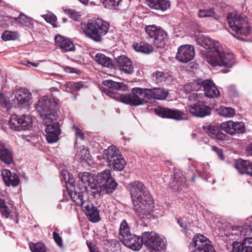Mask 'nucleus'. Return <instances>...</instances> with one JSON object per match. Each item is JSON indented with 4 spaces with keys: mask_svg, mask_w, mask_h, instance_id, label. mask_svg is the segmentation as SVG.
<instances>
[{
    "mask_svg": "<svg viewBox=\"0 0 252 252\" xmlns=\"http://www.w3.org/2000/svg\"><path fill=\"white\" fill-rule=\"evenodd\" d=\"M156 114L162 117L176 120H182L186 119L185 115L179 110L171 109L167 107H158L155 110Z\"/></svg>",
    "mask_w": 252,
    "mask_h": 252,
    "instance_id": "obj_14",
    "label": "nucleus"
},
{
    "mask_svg": "<svg viewBox=\"0 0 252 252\" xmlns=\"http://www.w3.org/2000/svg\"><path fill=\"white\" fill-rule=\"evenodd\" d=\"M122 0H104L103 5L107 8H115L121 4Z\"/></svg>",
    "mask_w": 252,
    "mask_h": 252,
    "instance_id": "obj_48",
    "label": "nucleus"
},
{
    "mask_svg": "<svg viewBox=\"0 0 252 252\" xmlns=\"http://www.w3.org/2000/svg\"><path fill=\"white\" fill-rule=\"evenodd\" d=\"M224 236H247L250 235L252 232V225L245 224L243 226H230L225 225L223 227Z\"/></svg>",
    "mask_w": 252,
    "mask_h": 252,
    "instance_id": "obj_9",
    "label": "nucleus"
},
{
    "mask_svg": "<svg viewBox=\"0 0 252 252\" xmlns=\"http://www.w3.org/2000/svg\"><path fill=\"white\" fill-rule=\"evenodd\" d=\"M15 20L23 26L28 27H32L33 26L32 19L22 13H21L18 17L15 18Z\"/></svg>",
    "mask_w": 252,
    "mask_h": 252,
    "instance_id": "obj_38",
    "label": "nucleus"
},
{
    "mask_svg": "<svg viewBox=\"0 0 252 252\" xmlns=\"http://www.w3.org/2000/svg\"><path fill=\"white\" fill-rule=\"evenodd\" d=\"M144 238V245L150 252H161L165 249V243L161 237Z\"/></svg>",
    "mask_w": 252,
    "mask_h": 252,
    "instance_id": "obj_16",
    "label": "nucleus"
},
{
    "mask_svg": "<svg viewBox=\"0 0 252 252\" xmlns=\"http://www.w3.org/2000/svg\"><path fill=\"white\" fill-rule=\"evenodd\" d=\"M133 49L137 52L149 54L153 51V47L149 44L144 42L135 43L133 44Z\"/></svg>",
    "mask_w": 252,
    "mask_h": 252,
    "instance_id": "obj_37",
    "label": "nucleus"
},
{
    "mask_svg": "<svg viewBox=\"0 0 252 252\" xmlns=\"http://www.w3.org/2000/svg\"><path fill=\"white\" fill-rule=\"evenodd\" d=\"M0 105L8 110L10 108V104L8 97L3 94H0Z\"/></svg>",
    "mask_w": 252,
    "mask_h": 252,
    "instance_id": "obj_50",
    "label": "nucleus"
},
{
    "mask_svg": "<svg viewBox=\"0 0 252 252\" xmlns=\"http://www.w3.org/2000/svg\"><path fill=\"white\" fill-rule=\"evenodd\" d=\"M201 88L200 82H193L184 86L183 90L186 94H189L193 91H198Z\"/></svg>",
    "mask_w": 252,
    "mask_h": 252,
    "instance_id": "obj_40",
    "label": "nucleus"
},
{
    "mask_svg": "<svg viewBox=\"0 0 252 252\" xmlns=\"http://www.w3.org/2000/svg\"><path fill=\"white\" fill-rule=\"evenodd\" d=\"M52 112L49 113L48 114L47 113H46L45 118L44 119L45 123L46 125H47V124H53V123H55L54 121H56L57 120V113L54 112V111H52Z\"/></svg>",
    "mask_w": 252,
    "mask_h": 252,
    "instance_id": "obj_49",
    "label": "nucleus"
},
{
    "mask_svg": "<svg viewBox=\"0 0 252 252\" xmlns=\"http://www.w3.org/2000/svg\"><path fill=\"white\" fill-rule=\"evenodd\" d=\"M235 167L241 173L252 175V163L249 161L239 160L236 163Z\"/></svg>",
    "mask_w": 252,
    "mask_h": 252,
    "instance_id": "obj_34",
    "label": "nucleus"
},
{
    "mask_svg": "<svg viewBox=\"0 0 252 252\" xmlns=\"http://www.w3.org/2000/svg\"><path fill=\"white\" fill-rule=\"evenodd\" d=\"M232 252H252V237H245L242 243L234 242Z\"/></svg>",
    "mask_w": 252,
    "mask_h": 252,
    "instance_id": "obj_25",
    "label": "nucleus"
},
{
    "mask_svg": "<svg viewBox=\"0 0 252 252\" xmlns=\"http://www.w3.org/2000/svg\"><path fill=\"white\" fill-rule=\"evenodd\" d=\"M0 159L2 162L7 164H10L13 162L12 152L0 142Z\"/></svg>",
    "mask_w": 252,
    "mask_h": 252,
    "instance_id": "obj_33",
    "label": "nucleus"
},
{
    "mask_svg": "<svg viewBox=\"0 0 252 252\" xmlns=\"http://www.w3.org/2000/svg\"><path fill=\"white\" fill-rule=\"evenodd\" d=\"M126 165V161L121 155L119 157L115 159H113L112 161L108 164V166L111 168L115 170L121 171L122 170Z\"/></svg>",
    "mask_w": 252,
    "mask_h": 252,
    "instance_id": "obj_36",
    "label": "nucleus"
},
{
    "mask_svg": "<svg viewBox=\"0 0 252 252\" xmlns=\"http://www.w3.org/2000/svg\"><path fill=\"white\" fill-rule=\"evenodd\" d=\"M89 151L85 148L81 150L78 154V156H80V158L81 160H87L89 158Z\"/></svg>",
    "mask_w": 252,
    "mask_h": 252,
    "instance_id": "obj_57",
    "label": "nucleus"
},
{
    "mask_svg": "<svg viewBox=\"0 0 252 252\" xmlns=\"http://www.w3.org/2000/svg\"><path fill=\"white\" fill-rule=\"evenodd\" d=\"M96 178L99 181V185L101 184L107 193L113 192L118 186V183L115 181L111 175L109 169L104 170L97 174Z\"/></svg>",
    "mask_w": 252,
    "mask_h": 252,
    "instance_id": "obj_8",
    "label": "nucleus"
},
{
    "mask_svg": "<svg viewBox=\"0 0 252 252\" xmlns=\"http://www.w3.org/2000/svg\"><path fill=\"white\" fill-rule=\"evenodd\" d=\"M99 185V181L97 178L96 179L92 174L90 176L89 180H88V182L85 185V188L86 189L92 188L93 187H96V186Z\"/></svg>",
    "mask_w": 252,
    "mask_h": 252,
    "instance_id": "obj_51",
    "label": "nucleus"
},
{
    "mask_svg": "<svg viewBox=\"0 0 252 252\" xmlns=\"http://www.w3.org/2000/svg\"><path fill=\"white\" fill-rule=\"evenodd\" d=\"M29 247L32 252H46V248L43 243H29Z\"/></svg>",
    "mask_w": 252,
    "mask_h": 252,
    "instance_id": "obj_43",
    "label": "nucleus"
},
{
    "mask_svg": "<svg viewBox=\"0 0 252 252\" xmlns=\"http://www.w3.org/2000/svg\"><path fill=\"white\" fill-rule=\"evenodd\" d=\"M120 239L126 247L130 249L137 251H139L144 244V237H121Z\"/></svg>",
    "mask_w": 252,
    "mask_h": 252,
    "instance_id": "obj_24",
    "label": "nucleus"
},
{
    "mask_svg": "<svg viewBox=\"0 0 252 252\" xmlns=\"http://www.w3.org/2000/svg\"><path fill=\"white\" fill-rule=\"evenodd\" d=\"M188 110L193 116L197 117H204L211 114V108L206 105L194 104L188 106Z\"/></svg>",
    "mask_w": 252,
    "mask_h": 252,
    "instance_id": "obj_23",
    "label": "nucleus"
},
{
    "mask_svg": "<svg viewBox=\"0 0 252 252\" xmlns=\"http://www.w3.org/2000/svg\"><path fill=\"white\" fill-rule=\"evenodd\" d=\"M217 47L213 52L207 53V61L213 66H218L226 68L222 72L227 73L228 71V69L231 68L234 64L233 54L225 53L221 46Z\"/></svg>",
    "mask_w": 252,
    "mask_h": 252,
    "instance_id": "obj_3",
    "label": "nucleus"
},
{
    "mask_svg": "<svg viewBox=\"0 0 252 252\" xmlns=\"http://www.w3.org/2000/svg\"><path fill=\"white\" fill-rule=\"evenodd\" d=\"M167 75L164 72L157 70L153 73V79L157 83H160L165 81Z\"/></svg>",
    "mask_w": 252,
    "mask_h": 252,
    "instance_id": "obj_46",
    "label": "nucleus"
},
{
    "mask_svg": "<svg viewBox=\"0 0 252 252\" xmlns=\"http://www.w3.org/2000/svg\"><path fill=\"white\" fill-rule=\"evenodd\" d=\"M66 189L72 200L77 205L82 208L87 202L89 201L88 200H84L83 192L80 190L78 191L77 190L78 189V188H76L72 184V183L69 182L68 184H67Z\"/></svg>",
    "mask_w": 252,
    "mask_h": 252,
    "instance_id": "obj_17",
    "label": "nucleus"
},
{
    "mask_svg": "<svg viewBox=\"0 0 252 252\" xmlns=\"http://www.w3.org/2000/svg\"><path fill=\"white\" fill-rule=\"evenodd\" d=\"M58 105V100L52 97L42 96L36 104V109L42 115L49 111H55Z\"/></svg>",
    "mask_w": 252,
    "mask_h": 252,
    "instance_id": "obj_10",
    "label": "nucleus"
},
{
    "mask_svg": "<svg viewBox=\"0 0 252 252\" xmlns=\"http://www.w3.org/2000/svg\"><path fill=\"white\" fill-rule=\"evenodd\" d=\"M99 185V181L97 178L96 179L92 174L90 176L89 180H88V182L85 185V188L86 189L92 188L93 187H96V186Z\"/></svg>",
    "mask_w": 252,
    "mask_h": 252,
    "instance_id": "obj_52",
    "label": "nucleus"
},
{
    "mask_svg": "<svg viewBox=\"0 0 252 252\" xmlns=\"http://www.w3.org/2000/svg\"><path fill=\"white\" fill-rule=\"evenodd\" d=\"M234 133H243L245 129V125L242 122H234Z\"/></svg>",
    "mask_w": 252,
    "mask_h": 252,
    "instance_id": "obj_54",
    "label": "nucleus"
},
{
    "mask_svg": "<svg viewBox=\"0 0 252 252\" xmlns=\"http://www.w3.org/2000/svg\"><path fill=\"white\" fill-rule=\"evenodd\" d=\"M14 101L19 106H28L31 103L32 99V93L25 89L16 90L13 92Z\"/></svg>",
    "mask_w": 252,
    "mask_h": 252,
    "instance_id": "obj_13",
    "label": "nucleus"
},
{
    "mask_svg": "<svg viewBox=\"0 0 252 252\" xmlns=\"http://www.w3.org/2000/svg\"><path fill=\"white\" fill-rule=\"evenodd\" d=\"M103 84L106 87L102 89L103 93L124 103L135 106L146 104L150 100L147 88H133L131 94H120L117 91L124 90L123 83L108 80L104 81Z\"/></svg>",
    "mask_w": 252,
    "mask_h": 252,
    "instance_id": "obj_1",
    "label": "nucleus"
},
{
    "mask_svg": "<svg viewBox=\"0 0 252 252\" xmlns=\"http://www.w3.org/2000/svg\"><path fill=\"white\" fill-rule=\"evenodd\" d=\"M194 54V49L193 46L182 45L178 48L176 58L180 62L187 63L193 59Z\"/></svg>",
    "mask_w": 252,
    "mask_h": 252,
    "instance_id": "obj_15",
    "label": "nucleus"
},
{
    "mask_svg": "<svg viewBox=\"0 0 252 252\" xmlns=\"http://www.w3.org/2000/svg\"><path fill=\"white\" fill-rule=\"evenodd\" d=\"M109 27V23L101 19L89 20L84 25L83 32L88 38L95 42L100 43L107 33Z\"/></svg>",
    "mask_w": 252,
    "mask_h": 252,
    "instance_id": "obj_2",
    "label": "nucleus"
},
{
    "mask_svg": "<svg viewBox=\"0 0 252 252\" xmlns=\"http://www.w3.org/2000/svg\"><path fill=\"white\" fill-rule=\"evenodd\" d=\"M228 91L229 95L232 97H235L238 95V92L235 88L233 85H231L227 88Z\"/></svg>",
    "mask_w": 252,
    "mask_h": 252,
    "instance_id": "obj_59",
    "label": "nucleus"
},
{
    "mask_svg": "<svg viewBox=\"0 0 252 252\" xmlns=\"http://www.w3.org/2000/svg\"><path fill=\"white\" fill-rule=\"evenodd\" d=\"M87 244L90 252H98L96 246L92 242L87 241Z\"/></svg>",
    "mask_w": 252,
    "mask_h": 252,
    "instance_id": "obj_64",
    "label": "nucleus"
},
{
    "mask_svg": "<svg viewBox=\"0 0 252 252\" xmlns=\"http://www.w3.org/2000/svg\"><path fill=\"white\" fill-rule=\"evenodd\" d=\"M72 128L75 130L76 139L80 138L82 140L84 139V134L80 128L75 126H74Z\"/></svg>",
    "mask_w": 252,
    "mask_h": 252,
    "instance_id": "obj_60",
    "label": "nucleus"
},
{
    "mask_svg": "<svg viewBox=\"0 0 252 252\" xmlns=\"http://www.w3.org/2000/svg\"><path fill=\"white\" fill-rule=\"evenodd\" d=\"M132 200H135L143 197L147 198L151 196L145 186L140 181L131 183L128 186Z\"/></svg>",
    "mask_w": 252,
    "mask_h": 252,
    "instance_id": "obj_11",
    "label": "nucleus"
},
{
    "mask_svg": "<svg viewBox=\"0 0 252 252\" xmlns=\"http://www.w3.org/2000/svg\"><path fill=\"white\" fill-rule=\"evenodd\" d=\"M190 246L194 247L199 252H216L207 237H193Z\"/></svg>",
    "mask_w": 252,
    "mask_h": 252,
    "instance_id": "obj_12",
    "label": "nucleus"
},
{
    "mask_svg": "<svg viewBox=\"0 0 252 252\" xmlns=\"http://www.w3.org/2000/svg\"><path fill=\"white\" fill-rule=\"evenodd\" d=\"M197 42L208 51L207 53L213 52L218 48L217 46H221L218 41L214 40L210 37L205 35H201L198 37Z\"/></svg>",
    "mask_w": 252,
    "mask_h": 252,
    "instance_id": "obj_22",
    "label": "nucleus"
},
{
    "mask_svg": "<svg viewBox=\"0 0 252 252\" xmlns=\"http://www.w3.org/2000/svg\"><path fill=\"white\" fill-rule=\"evenodd\" d=\"M82 208L90 221L93 222H96L100 220L99 210L91 202H87Z\"/></svg>",
    "mask_w": 252,
    "mask_h": 252,
    "instance_id": "obj_21",
    "label": "nucleus"
},
{
    "mask_svg": "<svg viewBox=\"0 0 252 252\" xmlns=\"http://www.w3.org/2000/svg\"><path fill=\"white\" fill-rule=\"evenodd\" d=\"M234 122L228 121L221 123L220 125V128L226 133L232 135L234 134Z\"/></svg>",
    "mask_w": 252,
    "mask_h": 252,
    "instance_id": "obj_42",
    "label": "nucleus"
},
{
    "mask_svg": "<svg viewBox=\"0 0 252 252\" xmlns=\"http://www.w3.org/2000/svg\"><path fill=\"white\" fill-rule=\"evenodd\" d=\"M177 221L181 228H182L185 230L187 229V223L184 218L178 219Z\"/></svg>",
    "mask_w": 252,
    "mask_h": 252,
    "instance_id": "obj_63",
    "label": "nucleus"
},
{
    "mask_svg": "<svg viewBox=\"0 0 252 252\" xmlns=\"http://www.w3.org/2000/svg\"><path fill=\"white\" fill-rule=\"evenodd\" d=\"M0 213L3 217L7 219L10 215V212L8 207L6 206L0 210Z\"/></svg>",
    "mask_w": 252,
    "mask_h": 252,
    "instance_id": "obj_62",
    "label": "nucleus"
},
{
    "mask_svg": "<svg viewBox=\"0 0 252 252\" xmlns=\"http://www.w3.org/2000/svg\"><path fill=\"white\" fill-rule=\"evenodd\" d=\"M3 181L7 186H17L19 185L20 180L18 176L14 172H11L7 169L3 170L1 172Z\"/></svg>",
    "mask_w": 252,
    "mask_h": 252,
    "instance_id": "obj_29",
    "label": "nucleus"
},
{
    "mask_svg": "<svg viewBox=\"0 0 252 252\" xmlns=\"http://www.w3.org/2000/svg\"><path fill=\"white\" fill-rule=\"evenodd\" d=\"M56 45L59 47L63 52L74 51L75 46L73 42L67 39L60 35H57L55 37Z\"/></svg>",
    "mask_w": 252,
    "mask_h": 252,
    "instance_id": "obj_27",
    "label": "nucleus"
},
{
    "mask_svg": "<svg viewBox=\"0 0 252 252\" xmlns=\"http://www.w3.org/2000/svg\"><path fill=\"white\" fill-rule=\"evenodd\" d=\"M46 132V138L49 143L57 142L59 140L60 134V124L56 122L53 124H47L45 129Z\"/></svg>",
    "mask_w": 252,
    "mask_h": 252,
    "instance_id": "obj_18",
    "label": "nucleus"
},
{
    "mask_svg": "<svg viewBox=\"0 0 252 252\" xmlns=\"http://www.w3.org/2000/svg\"><path fill=\"white\" fill-rule=\"evenodd\" d=\"M145 3L150 8L165 11L170 7V1L169 0H145Z\"/></svg>",
    "mask_w": 252,
    "mask_h": 252,
    "instance_id": "obj_30",
    "label": "nucleus"
},
{
    "mask_svg": "<svg viewBox=\"0 0 252 252\" xmlns=\"http://www.w3.org/2000/svg\"><path fill=\"white\" fill-rule=\"evenodd\" d=\"M212 149L217 154L218 157L220 159L223 160L224 159V156L222 149H220L216 146H213Z\"/></svg>",
    "mask_w": 252,
    "mask_h": 252,
    "instance_id": "obj_61",
    "label": "nucleus"
},
{
    "mask_svg": "<svg viewBox=\"0 0 252 252\" xmlns=\"http://www.w3.org/2000/svg\"><path fill=\"white\" fill-rule=\"evenodd\" d=\"M121 155L119 150L114 145L109 146L103 151V158L108 164Z\"/></svg>",
    "mask_w": 252,
    "mask_h": 252,
    "instance_id": "obj_32",
    "label": "nucleus"
},
{
    "mask_svg": "<svg viewBox=\"0 0 252 252\" xmlns=\"http://www.w3.org/2000/svg\"><path fill=\"white\" fill-rule=\"evenodd\" d=\"M147 91L149 93L150 100L154 99L163 100L166 98L168 94V91L165 90L162 88L148 89Z\"/></svg>",
    "mask_w": 252,
    "mask_h": 252,
    "instance_id": "obj_31",
    "label": "nucleus"
},
{
    "mask_svg": "<svg viewBox=\"0 0 252 252\" xmlns=\"http://www.w3.org/2000/svg\"><path fill=\"white\" fill-rule=\"evenodd\" d=\"M200 84L206 96L214 98L219 95L220 92L212 81L206 80L200 82Z\"/></svg>",
    "mask_w": 252,
    "mask_h": 252,
    "instance_id": "obj_28",
    "label": "nucleus"
},
{
    "mask_svg": "<svg viewBox=\"0 0 252 252\" xmlns=\"http://www.w3.org/2000/svg\"><path fill=\"white\" fill-rule=\"evenodd\" d=\"M42 17L47 22L50 23L53 27H57L56 24L57 17L53 13H49L47 14L43 15Z\"/></svg>",
    "mask_w": 252,
    "mask_h": 252,
    "instance_id": "obj_47",
    "label": "nucleus"
},
{
    "mask_svg": "<svg viewBox=\"0 0 252 252\" xmlns=\"http://www.w3.org/2000/svg\"><path fill=\"white\" fill-rule=\"evenodd\" d=\"M202 128L212 138L219 140L226 139V135L221 131V129L218 126L211 125L203 126Z\"/></svg>",
    "mask_w": 252,
    "mask_h": 252,
    "instance_id": "obj_26",
    "label": "nucleus"
},
{
    "mask_svg": "<svg viewBox=\"0 0 252 252\" xmlns=\"http://www.w3.org/2000/svg\"><path fill=\"white\" fill-rule=\"evenodd\" d=\"M94 60L99 64L108 67L109 68H113L114 67V62L112 59L107 57L104 54L101 53L96 54Z\"/></svg>",
    "mask_w": 252,
    "mask_h": 252,
    "instance_id": "obj_35",
    "label": "nucleus"
},
{
    "mask_svg": "<svg viewBox=\"0 0 252 252\" xmlns=\"http://www.w3.org/2000/svg\"><path fill=\"white\" fill-rule=\"evenodd\" d=\"M65 12L70 16V18L76 21L78 20L79 18L80 15L75 10L71 9H66Z\"/></svg>",
    "mask_w": 252,
    "mask_h": 252,
    "instance_id": "obj_56",
    "label": "nucleus"
},
{
    "mask_svg": "<svg viewBox=\"0 0 252 252\" xmlns=\"http://www.w3.org/2000/svg\"><path fill=\"white\" fill-rule=\"evenodd\" d=\"M9 123L11 129L20 131L31 128L32 126V117L28 115L20 116L14 115L10 117Z\"/></svg>",
    "mask_w": 252,
    "mask_h": 252,
    "instance_id": "obj_7",
    "label": "nucleus"
},
{
    "mask_svg": "<svg viewBox=\"0 0 252 252\" xmlns=\"http://www.w3.org/2000/svg\"><path fill=\"white\" fill-rule=\"evenodd\" d=\"M230 28L237 33L247 36L250 33V26L244 16L237 13H229L227 17Z\"/></svg>",
    "mask_w": 252,
    "mask_h": 252,
    "instance_id": "obj_5",
    "label": "nucleus"
},
{
    "mask_svg": "<svg viewBox=\"0 0 252 252\" xmlns=\"http://www.w3.org/2000/svg\"><path fill=\"white\" fill-rule=\"evenodd\" d=\"M119 69L127 74H132L134 67L131 60L127 57L122 55L116 58Z\"/></svg>",
    "mask_w": 252,
    "mask_h": 252,
    "instance_id": "obj_20",
    "label": "nucleus"
},
{
    "mask_svg": "<svg viewBox=\"0 0 252 252\" xmlns=\"http://www.w3.org/2000/svg\"><path fill=\"white\" fill-rule=\"evenodd\" d=\"M133 210L135 213L143 220L154 218V202L151 196L132 201Z\"/></svg>",
    "mask_w": 252,
    "mask_h": 252,
    "instance_id": "obj_4",
    "label": "nucleus"
},
{
    "mask_svg": "<svg viewBox=\"0 0 252 252\" xmlns=\"http://www.w3.org/2000/svg\"><path fill=\"white\" fill-rule=\"evenodd\" d=\"M147 34L152 39L155 46L158 48H162L165 45V38L167 36L165 32L155 25H149L145 28Z\"/></svg>",
    "mask_w": 252,
    "mask_h": 252,
    "instance_id": "obj_6",
    "label": "nucleus"
},
{
    "mask_svg": "<svg viewBox=\"0 0 252 252\" xmlns=\"http://www.w3.org/2000/svg\"><path fill=\"white\" fill-rule=\"evenodd\" d=\"M84 86V84L82 82H68L66 84V88L69 89H72L75 91H79L82 89Z\"/></svg>",
    "mask_w": 252,
    "mask_h": 252,
    "instance_id": "obj_53",
    "label": "nucleus"
},
{
    "mask_svg": "<svg viewBox=\"0 0 252 252\" xmlns=\"http://www.w3.org/2000/svg\"><path fill=\"white\" fill-rule=\"evenodd\" d=\"M171 188L175 191L182 190L187 186L186 179L180 170H175L174 177L169 182Z\"/></svg>",
    "mask_w": 252,
    "mask_h": 252,
    "instance_id": "obj_19",
    "label": "nucleus"
},
{
    "mask_svg": "<svg viewBox=\"0 0 252 252\" xmlns=\"http://www.w3.org/2000/svg\"><path fill=\"white\" fill-rule=\"evenodd\" d=\"M216 14L214 8L213 7L206 8L200 9L198 11V16L199 18H208L212 17L215 18Z\"/></svg>",
    "mask_w": 252,
    "mask_h": 252,
    "instance_id": "obj_39",
    "label": "nucleus"
},
{
    "mask_svg": "<svg viewBox=\"0 0 252 252\" xmlns=\"http://www.w3.org/2000/svg\"><path fill=\"white\" fill-rule=\"evenodd\" d=\"M119 230V234L121 236H130L131 235L129 227L125 220H124L121 223Z\"/></svg>",
    "mask_w": 252,
    "mask_h": 252,
    "instance_id": "obj_44",
    "label": "nucleus"
},
{
    "mask_svg": "<svg viewBox=\"0 0 252 252\" xmlns=\"http://www.w3.org/2000/svg\"><path fill=\"white\" fill-rule=\"evenodd\" d=\"M19 37V34L16 32L6 31L4 32L1 35V38L4 41L14 40Z\"/></svg>",
    "mask_w": 252,
    "mask_h": 252,
    "instance_id": "obj_45",
    "label": "nucleus"
},
{
    "mask_svg": "<svg viewBox=\"0 0 252 252\" xmlns=\"http://www.w3.org/2000/svg\"><path fill=\"white\" fill-rule=\"evenodd\" d=\"M218 113L219 115L229 118L235 115V111L231 107L221 106L218 110Z\"/></svg>",
    "mask_w": 252,
    "mask_h": 252,
    "instance_id": "obj_41",
    "label": "nucleus"
},
{
    "mask_svg": "<svg viewBox=\"0 0 252 252\" xmlns=\"http://www.w3.org/2000/svg\"><path fill=\"white\" fill-rule=\"evenodd\" d=\"M91 189H92L91 194L94 197L100 196L101 191L100 185L96 186V187H93Z\"/></svg>",
    "mask_w": 252,
    "mask_h": 252,
    "instance_id": "obj_58",
    "label": "nucleus"
},
{
    "mask_svg": "<svg viewBox=\"0 0 252 252\" xmlns=\"http://www.w3.org/2000/svg\"><path fill=\"white\" fill-rule=\"evenodd\" d=\"M91 175V174L89 172H81L79 173L78 178L79 179L80 181H81L85 186L86 183L88 182V180H89V178Z\"/></svg>",
    "mask_w": 252,
    "mask_h": 252,
    "instance_id": "obj_55",
    "label": "nucleus"
}]
</instances>
